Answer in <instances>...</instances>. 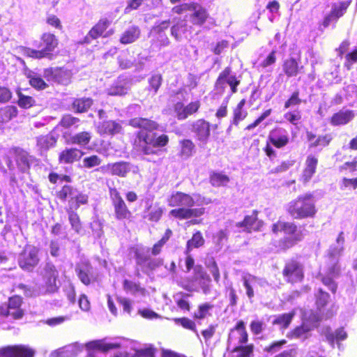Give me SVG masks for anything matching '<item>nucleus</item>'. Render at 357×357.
Instances as JSON below:
<instances>
[{
    "label": "nucleus",
    "mask_w": 357,
    "mask_h": 357,
    "mask_svg": "<svg viewBox=\"0 0 357 357\" xmlns=\"http://www.w3.org/2000/svg\"><path fill=\"white\" fill-rule=\"evenodd\" d=\"M55 77L58 82L66 85L70 81L71 73L69 70L60 69L55 73Z\"/></svg>",
    "instance_id": "nucleus-57"
},
{
    "label": "nucleus",
    "mask_w": 357,
    "mask_h": 357,
    "mask_svg": "<svg viewBox=\"0 0 357 357\" xmlns=\"http://www.w3.org/2000/svg\"><path fill=\"white\" fill-rule=\"evenodd\" d=\"M271 231L275 235L280 232L286 235L273 244L275 252L278 254L286 252L303 238L302 231L294 222L278 220L271 225Z\"/></svg>",
    "instance_id": "nucleus-1"
},
{
    "label": "nucleus",
    "mask_w": 357,
    "mask_h": 357,
    "mask_svg": "<svg viewBox=\"0 0 357 357\" xmlns=\"http://www.w3.org/2000/svg\"><path fill=\"white\" fill-rule=\"evenodd\" d=\"M214 307L213 304L210 303H201L197 307V310L195 312L192 317L195 320H202L205 319L207 316L210 315V310H211Z\"/></svg>",
    "instance_id": "nucleus-42"
},
{
    "label": "nucleus",
    "mask_w": 357,
    "mask_h": 357,
    "mask_svg": "<svg viewBox=\"0 0 357 357\" xmlns=\"http://www.w3.org/2000/svg\"><path fill=\"white\" fill-rule=\"evenodd\" d=\"M355 116L354 111L350 109L340 110L330 118V123L333 126H343L349 123Z\"/></svg>",
    "instance_id": "nucleus-24"
},
{
    "label": "nucleus",
    "mask_w": 357,
    "mask_h": 357,
    "mask_svg": "<svg viewBox=\"0 0 357 357\" xmlns=\"http://www.w3.org/2000/svg\"><path fill=\"white\" fill-rule=\"evenodd\" d=\"M174 320L176 324H180L185 329L192 331L197 335L196 324L193 320L188 317L176 318Z\"/></svg>",
    "instance_id": "nucleus-52"
},
{
    "label": "nucleus",
    "mask_w": 357,
    "mask_h": 357,
    "mask_svg": "<svg viewBox=\"0 0 357 357\" xmlns=\"http://www.w3.org/2000/svg\"><path fill=\"white\" fill-rule=\"evenodd\" d=\"M169 206L172 207H192L195 205L193 197L187 193L176 191L173 192L167 199Z\"/></svg>",
    "instance_id": "nucleus-18"
},
{
    "label": "nucleus",
    "mask_w": 357,
    "mask_h": 357,
    "mask_svg": "<svg viewBox=\"0 0 357 357\" xmlns=\"http://www.w3.org/2000/svg\"><path fill=\"white\" fill-rule=\"evenodd\" d=\"M338 19H337L331 13H327L319 23V28L324 29L328 28L332 23H337Z\"/></svg>",
    "instance_id": "nucleus-62"
},
{
    "label": "nucleus",
    "mask_w": 357,
    "mask_h": 357,
    "mask_svg": "<svg viewBox=\"0 0 357 357\" xmlns=\"http://www.w3.org/2000/svg\"><path fill=\"white\" fill-rule=\"evenodd\" d=\"M321 282L333 294H336L337 290V283L335 281L333 276L330 275H319Z\"/></svg>",
    "instance_id": "nucleus-49"
},
{
    "label": "nucleus",
    "mask_w": 357,
    "mask_h": 357,
    "mask_svg": "<svg viewBox=\"0 0 357 357\" xmlns=\"http://www.w3.org/2000/svg\"><path fill=\"white\" fill-rule=\"evenodd\" d=\"M28 77L29 78L30 84L37 89H44L47 86L44 80L35 73H29Z\"/></svg>",
    "instance_id": "nucleus-55"
},
{
    "label": "nucleus",
    "mask_w": 357,
    "mask_h": 357,
    "mask_svg": "<svg viewBox=\"0 0 357 357\" xmlns=\"http://www.w3.org/2000/svg\"><path fill=\"white\" fill-rule=\"evenodd\" d=\"M68 220L72 229L77 234H80L82 227L78 215L73 211L68 212Z\"/></svg>",
    "instance_id": "nucleus-56"
},
{
    "label": "nucleus",
    "mask_w": 357,
    "mask_h": 357,
    "mask_svg": "<svg viewBox=\"0 0 357 357\" xmlns=\"http://www.w3.org/2000/svg\"><path fill=\"white\" fill-rule=\"evenodd\" d=\"M111 197L114 208L115 217L118 220L128 219L131 216V212L128 210L125 202L116 190L111 192Z\"/></svg>",
    "instance_id": "nucleus-15"
},
{
    "label": "nucleus",
    "mask_w": 357,
    "mask_h": 357,
    "mask_svg": "<svg viewBox=\"0 0 357 357\" xmlns=\"http://www.w3.org/2000/svg\"><path fill=\"white\" fill-rule=\"evenodd\" d=\"M102 172H109L112 175L125 177L132 172L136 173L137 168L130 162L121 161L114 163H109L100 168Z\"/></svg>",
    "instance_id": "nucleus-11"
},
{
    "label": "nucleus",
    "mask_w": 357,
    "mask_h": 357,
    "mask_svg": "<svg viewBox=\"0 0 357 357\" xmlns=\"http://www.w3.org/2000/svg\"><path fill=\"white\" fill-rule=\"evenodd\" d=\"M137 263L142 267L143 271L149 274V272L154 270L156 264L149 257V251L144 249L137 250L136 252Z\"/></svg>",
    "instance_id": "nucleus-23"
},
{
    "label": "nucleus",
    "mask_w": 357,
    "mask_h": 357,
    "mask_svg": "<svg viewBox=\"0 0 357 357\" xmlns=\"http://www.w3.org/2000/svg\"><path fill=\"white\" fill-rule=\"evenodd\" d=\"M190 15V21L192 24L202 26L208 18V13L205 8L197 2H194Z\"/></svg>",
    "instance_id": "nucleus-22"
},
{
    "label": "nucleus",
    "mask_w": 357,
    "mask_h": 357,
    "mask_svg": "<svg viewBox=\"0 0 357 357\" xmlns=\"http://www.w3.org/2000/svg\"><path fill=\"white\" fill-rule=\"evenodd\" d=\"M327 271L325 275L338 277L341 273V268L339 264V258L331 254L327 257Z\"/></svg>",
    "instance_id": "nucleus-34"
},
{
    "label": "nucleus",
    "mask_w": 357,
    "mask_h": 357,
    "mask_svg": "<svg viewBox=\"0 0 357 357\" xmlns=\"http://www.w3.org/2000/svg\"><path fill=\"white\" fill-rule=\"evenodd\" d=\"M287 342L285 339L273 341L269 344L266 345L263 350L267 354H273L280 350Z\"/></svg>",
    "instance_id": "nucleus-53"
},
{
    "label": "nucleus",
    "mask_w": 357,
    "mask_h": 357,
    "mask_svg": "<svg viewBox=\"0 0 357 357\" xmlns=\"http://www.w3.org/2000/svg\"><path fill=\"white\" fill-rule=\"evenodd\" d=\"M206 212L205 208H192V207H181L172 209L169 211V214L174 218L178 220H187L192 219L190 223L192 225H199L202 223V219H196L197 218L201 217L204 215Z\"/></svg>",
    "instance_id": "nucleus-8"
},
{
    "label": "nucleus",
    "mask_w": 357,
    "mask_h": 357,
    "mask_svg": "<svg viewBox=\"0 0 357 357\" xmlns=\"http://www.w3.org/2000/svg\"><path fill=\"white\" fill-rule=\"evenodd\" d=\"M96 128L97 132L100 135H114L119 133L121 130V125L114 121H104L100 122Z\"/></svg>",
    "instance_id": "nucleus-26"
},
{
    "label": "nucleus",
    "mask_w": 357,
    "mask_h": 357,
    "mask_svg": "<svg viewBox=\"0 0 357 357\" xmlns=\"http://www.w3.org/2000/svg\"><path fill=\"white\" fill-rule=\"evenodd\" d=\"M34 351L25 345L8 346L0 349L1 357H33Z\"/></svg>",
    "instance_id": "nucleus-17"
},
{
    "label": "nucleus",
    "mask_w": 357,
    "mask_h": 357,
    "mask_svg": "<svg viewBox=\"0 0 357 357\" xmlns=\"http://www.w3.org/2000/svg\"><path fill=\"white\" fill-rule=\"evenodd\" d=\"M333 139V136L331 133L319 135L314 142L310 143L309 148L311 149L319 146L326 147L331 144Z\"/></svg>",
    "instance_id": "nucleus-44"
},
{
    "label": "nucleus",
    "mask_w": 357,
    "mask_h": 357,
    "mask_svg": "<svg viewBox=\"0 0 357 357\" xmlns=\"http://www.w3.org/2000/svg\"><path fill=\"white\" fill-rule=\"evenodd\" d=\"M41 46L43 48L40 50H33L29 47H23L22 52L23 55L33 59H42L48 57L52 52L58 45V40L52 33H45L41 38Z\"/></svg>",
    "instance_id": "nucleus-7"
},
{
    "label": "nucleus",
    "mask_w": 357,
    "mask_h": 357,
    "mask_svg": "<svg viewBox=\"0 0 357 357\" xmlns=\"http://www.w3.org/2000/svg\"><path fill=\"white\" fill-rule=\"evenodd\" d=\"M139 30L135 26H132L126 30L120 39L122 44H129L135 42L139 36Z\"/></svg>",
    "instance_id": "nucleus-41"
},
{
    "label": "nucleus",
    "mask_w": 357,
    "mask_h": 357,
    "mask_svg": "<svg viewBox=\"0 0 357 357\" xmlns=\"http://www.w3.org/2000/svg\"><path fill=\"white\" fill-rule=\"evenodd\" d=\"M109 25V22L107 19H101L99 22L89 31L85 36L83 43L89 44L92 40L96 39L101 36Z\"/></svg>",
    "instance_id": "nucleus-25"
},
{
    "label": "nucleus",
    "mask_w": 357,
    "mask_h": 357,
    "mask_svg": "<svg viewBox=\"0 0 357 357\" xmlns=\"http://www.w3.org/2000/svg\"><path fill=\"white\" fill-rule=\"evenodd\" d=\"M295 314V311L293 310L288 313L280 314L273 321V324L279 326L282 329H287L289 328Z\"/></svg>",
    "instance_id": "nucleus-38"
},
{
    "label": "nucleus",
    "mask_w": 357,
    "mask_h": 357,
    "mask_svg": "<svg viewBox=\"0 0 357 357\" xmlns=\"http://www.w3.org/2000/svg\"><path fill=\"white\" fill-rule=\"evenodd\" d=\"M181 155L185 157H190L195 151V145L191 139H185L180 142Z\"/></svg>",
    "instance_id": "nucleus-48"
},
{
    "label": "nucleus",
    "mask_w": 357,
    "mask_h": 357,
    "mask_svg": "<svg viewBox=\"0 0 357 357\" xmlns=\"http://www.w3.org/2000/svg\"><path fill=\"white\" fill-rule=\"evenodd\" d=\"M289 141L290 139L287 132L282 128L275 126L270 130L263 151L267 157L271 158L276 155L275 151L272 146L280 149L288 145Z\"/></svg>",
    "instance_id": "nucleus-4"
},
{
    "label": "nucleus",
    "mask_w": 357,
    "mask_h": 357,
    "mask_svg": "<svg viewBox=\"0 0 357 357\" xmlns=\"http://www.w3.org/2000/svg\"><path fill=\"white\" fill-rule=\"evenodd\" d=\"M277 56L276 51L272 50L267 56L261 62L260 66L262 68H266L271 66L274 65L276 63Z\"/></svg>",
    "instance_id": "nucleus-64"
},
{
    "label": "nucleus",
    "mask_w": 357,
    "mask_h": 357,
    "mask_svg": "<svg viewBox=\"0 0 357 357\" xmlns=\"http://www.w3.org/2000/svg\"><path fill=\"white\" fill-rule=\"evenodd\" d=\"M101 162V159L96 155L86 157L82 160L83 167L86 168H92L98 166L100 165Z\"/></svg>",
    "instance_id": "nucleus-59"
},
{
    "label": "nucleus",
    "mask_w": 357,
    "mask_h": 357,
    "mask_svg": "<svg viewBox=\"0 0 357 357\" xmlns=\"http://www.w3.org/2000/svg\"><path fill=\"white\" fill-rule=\"evenodd\" d=\"M347 337V334L342 328H338L334 333H330L326 336L327 340L331 342H334L335 340L342 341L345 340Z\"/></svg>",
    "instance_id": "nucleus-61"
},
{
    "label": "nucleus",
    "mask_w": 357,
    "mask_h": 357,
    "mask_svg": "<svg viewBox=\"0 0 357 357\" xmlns=\"http://www.w3.org/2000/svg\"><path fill=\"white\" fill-rule=\"evenodd\" d=\"M339 171L340 172L347 173L349 172L351 173L357 171V158H355L352 161L345 162L344 164L339 167Z\"/></svg>",
    "instance_id": "nucleus-60"
},
{
    "label": "nucleus",
    "mask_w": 357,
    "mask_h": 357,
    "mask_svg": "<svg viewBox=\"0 0 357 357\" xmlns=\"http://www.w3.org/2000/svg\"><path fill=\"white\" fill-rule=\"evenodd\" d=\"M246 104L245 98L241 99L232 110V121L231 123L235 126H238L241 121H243L248 116V112L245 109L244 107Z\"/></svg>",
    "instance_id": "nucleus-29"
},
{
    "label": "nucleus",
    "mask_w": 357,
    "mask_h": 357,
    "mask_svg": "<svg viewBox=\"0 0 357 357\" xmlns=\"http://www.w3.org/2000/svg\"><path fill=\"white\" fill-rule=\"evenodd\" d=\"M310 331V327L305 324H301V326L295 327L292 329L288 335V337L291 338L298 339L303 337H307L306 334Z\"/></svg>",
    "instance_id": "nucleus-50"
},
{
    "label": "nucleus",
    "mask_w": 357,
    "mask_h": 357,
    "mask_svg": "<svg viewBox=\"0 0 357 357\" xmlns=\"http://www.w3.org/2000/svg\"><path fill=\"white\" fill-rule=\"evenodd\" d=\"M191 132L199 144L205 145L211 136V124L204 119H199L191 124Z\"/></svg>",
    "instance_id": "nucleus-10"
},
{
    "label": "nucleus",
    "mask_w": 357,
    "mask_h": 357,
    "mask_svg": "<svg viewBox=\"0 0 357 357\" xmlns=\"http://www.w3.org/2000/svg\"><path fill=\"white\" fill-rule=\"evenodd\" d=\"M200 107L201 102L199 100L192 101L185 106L183 102H178L174 105V111L178 120H185L198 112Z\"/></svg>",
    "instance_id": "nucleus-16"
},
{
    "label": "nucleus",
    "mask_w": 357,
    "mask_h": 357,
    "mask_svg": "<svg viewBox=\"0 0 357 357\" xmlns=\"http://www.w3.org/2000/svg\"><path fill=\"white\" fill-rule=\"evenodd\" d=\"M15 160L17 167L22 172H26L29 169L32 158L29 155L26 151L17 149L15 150Z\"/></svg>",
    "instance_id": "nucleus-32"
},
{
    "label": "nucleus",
    "mask_w": 357,
    "mask_h": 357,
    "mask_svg": "<svg viewBox=\"0 0 357 357\" xmlns=\"http://www.w3.org/2000/svg\"><path fill=\"white\" fill-rule=\"evenodd\" d=\"M56 138L52 135H42L37 138V146L41 151H46L54 146Z\"/></svg>",
    "instance_id": "nucleus-37"
},
{
    "label": "nucleus",
    "mask_w": 357,
    "mask_h": 357,
    "mask_svg": "<svg viewBox=\"0 0 357 357\" xmlns=\"http://www.w3.org/2000/svg\"><path fill=\"white\" fill-rule=\"evenodd\" d=\"M330 295L323 289L319 288L315 294V305L319 311L324 310L328 305Z\"/></svg>",
    "instance_id": "nucleus-40"
},
{
    "label": "nucleus",
    "mask_w": 357,
    "mask_h": 357,
    "mask_svg": "<svg viewBox=\"0 0 357 357\" xmlns=\"http://www.w3.org/2000/svg\"><path fill=\"white\" fill-rule=\"evenodd\" d=\"M17 114V109L15 106H6L0 109V122H8Z\"/></svg>",
    "instance_id": "nucleus-45"
},
{
    "label": "nucleus",
    "mask_w": 357,
    "mask_h": 357,
    "mask_svg": "<svg viewBox=\"0 0 357 357\" xmlns=\"http://www.w3.org/2000/svg\"><path fill=\"white\" fill-rule=\"evenodd\" d=\"M58 275V271L52 264H46L43 274L46 292L52 293L56 290V279Z\"/></svg>",
    "instance_id": "nucleus-19"
},
{
    "label": "nucleus",
    "mask_w": 357,
    "mask_h": 357,
    "mask_svg": "<svg viewBox=\"0 0 357 357\" xmlns=\"http://www.w3.org/2000/svg\"><path fill=\"white\" fill-rule=\"evenodd\" d=\"M39 249L33 245H26L19 256L20 266L26 271H31L39 262Z\"/></svg>",
    "instance_id": "nucleus-9"
},
{
    "label": "nucleus",
    "mask_w": 357,
    "mask_h": 357,
    "mask_svg": "<svg viewBox=\"0 0 357 357\" xmlns=\"http://www.w3.org/2000/svg\"><path fill=\"white\" fill-rule=\"evenodd\" d=\"M21 305L22 298L20 296H15L10 298L7 311L8 315L12 317L15 319L22 318L24 312L20 307Z\"/></svg>",
    "instance_id": "nucleus-28"
},
{
    "label": "nucleus",
    "mask_w": 357,
    "mask_h": 357,
    "mask_svg": "<svg viewBox=\"0 0 357 357\" xmlns=\"http://www.w3.org/2000/svg\"><path fill=\"white\" fill-rule=\"evenodd\" d=\"M92 100L89 98L75 99L73 102V108L77 112H85L92 105Z\"/></svg>",
    "instance_id": "nucleus-43"
},
{
    "label": "nucleus",
    "mask_w": 357,
    "mask_h": 357,
    "mask_svg": "<svg viewBox=\"0 0 357 357\" xmlns=\"http://www.w3.org/2000/svg\"><path fill=\"white\" fill-rule=\"evenodd\" d=\"M282 275L287 284L302 282L305 278L303 264L294 257L287 260L282 270Z\"/></svg>",
    "instance_id": "nucleus-6"
},
{
    "label": "nucleus",
    "mask_w": 357,
    "mask_h": 357,
    "mask_svg": "<svg viewBox=\"0 0 357 357\" xmlns=\"http://www.w3.org/2000/svg\"><path fill=\"white\" fill-rule=\"evenodd\" d=\"M248 340L249 335L245 327V323L243 320L238 321L230 330L227 339L228 344L236 340L238 345L245 344L248 343Z\"/></svg>",
    "instance_id": "nucleus-13"
},
{
    "label": "nucleus",
    "mask_w": 357,
    "mask_h": 357,
    "mask_svg": "<svg viewBox=\"0 0 357 357\" xmlns=\"http://www.w3.org/2000/svg\"><path fill=\"white\" fill-rule=\"evenodd\" d=\"M303 102V100L300 97V91L298 89L293 91L287 100L284 103V108L288 109L292 107L300 105Z\"/></svg>",
    "instance_id": "nucleus-47"
},
{
    "label": "nucleus",
    "mask_w": 357,
    "mask_h": 357,
    "mask_svg": "<svg viewBox=\"0 0 357 357\" xmlns=\"http://www.w3.org/2000/svg\"><path fill=\"white\" fill-rule=\"evenodd\" d=\"M286 212L294 220L314 218L317 213L314 195L308 192L298 195L287 204Z\"/></svg>",
    "instance_id": "nucleus-2"
},
{
    "label": "nucleus",
    "mask_w": 357,
    "mask_h": 357,
    "mask_svg": "<svg viewBox=\"0 0 357 357\" xmlns=\"http://www.w3.org/2000/svg\"><path fill=\"white\" fill-rule=\"evenodd\" d=\"M250 328L254 335H259L265 328L264 323L259 319L252 320L250 324Z\"/></svg>",
    "instance_id": "nucleus-58"
},
{
    "label": "nucleus",
    "mask_w": 357,
    "mask_h": 357,
    "mask_svg": "<svg viewBox=\"0 0 357 357\" xmlns=\"http://www.w3.org/2000/svg\"><path fill=\"white\" fill-rule=\"evenodd\" d=\"M318 165V158L312 154L307 156L305 161V167L303 169L300 180L306 183L309 182L315 174Z\"/></svg>",
    "instance_id": "nucleus-20"
},
{
    "label": "nucleus",
    "mask_w": 357,
    "mask_h": 357,
    "mask_svg": "<svg viewBox=\"0 0 357 357\" xmlns=\"http://www.w3.org/2000/svg\"><path fill=\"white\" fill-rule=\"evenodd\" d=\"M303 68L295 58H289L283 61L282 70L288 77H296Z\"/></svg>",
    "instance_id": "nucleus-27"
},
{
    "label": "nucleus",
    "mask_w": 357,
    "mask_h": 357,
    "mask_svg": "<svg viewBox=\"0 0 357 357\" xmlns=\"http://www.w3.org/2000/svg\"><path fill=\"white\" fill-rule=\"evenodd\" d=\"M229 181V177L222 172H212L210 174L209 183L213 187L226 186Z\"/></svg>",
    "instance_id": "nucleus-33"
},
{
    "label": "nucleus",
    "mask_w": 357,
    "mask_h": 357,
    "mask_svg": "<svg viewBox=\"0 0 357 357\" xmlns=\"http://www.w3.org/2000/svg\"><path fill=\"white\" fill-rule=\"evenodd\" d=\"M255 345L252 343L240 344L234 347L231 353H237L236 357H252L254 354Z\"/></svg>",
    "instance_id": "nucleus-39"
},
{
    "label": "nucleus",
    "mask_w": 357,
    "mask_h": 357,
    "mask_svg": "<svg viewBox=\"0 0 357 357\" xmlns=\"http://www.w3.org/2000/svg\"><path fill=\"white\" fill-rule=\"evenodd\" d=\"M153 348H146L136 351L135 355L132 356L126 352H121L116 354L114 357H153Z\"/></svg>",
    "instance_id": "nucleus-54"
},
{
    "label": "nucleus",
    "mask_w": 357,
    "mask_h": 357,
    "mask_svg": "<svg viewBox=\"0 0 357 357\" xmlns=\"http://www.w3.org/2000/svg\"><path fill=\"white\" fill-rule=\"evenodd\" d=\"M82 155L83 152L77 149H66L60 153L59 161L65 164L73 163L79 160Z\"/></svg>",
    "instance_id": "nucleus-31"
},
{
    "label": "nucleus",
    "mask_w": 357,
    "mask_h": 357,
    "mask_svg": "<svg viewBox=\"0 0 357 357\" xmlns=\"http://www.w3.org/2000/svg\"><path fill=\"white\" fill-rule=\"evenodd\" d=\"M121 343L119 342H106L104 340H94L86 344L87 349H98L102 351H107L110 349L119 348Z\"/></svg>",
    "instance_id": "nucleus-30"
},
{
    "label": "nucleus",
    "mask_w": 357,
    "mask_h": 357,
    "mask_svg": "<svg viewBox=\"0 0 357 357\" xmlns=\"http://www.w3.org/2000/svg\"><path fill=\"white\" fill-rule=\"evenodd\" d=\"M130 87V81L125 75H121L107 89L110 96H121L126 94Z\"/></svg>",
    "instance_id": "nucleus-21"
},
{
    "label": "nucleus",
    "mask_w": 357,
    "mask_h": 357,
    "mask_svg": "<svg viewBox=\"0 0 357 357\" xmlns=\"http://www.w3.org/2000/svg\"><path fill=\"white\" fill-rule=\"evenodd\" d=\"M352 0L342 1L337 3H333L331 6L330 13H331L337 19L343 17L347 13L349 7L351 4Z\"/></svg>",
    "instance_id": "nucleus-36"
},
{
    "label": "nucleus",
    "mask_w": 357,
    "mask_h": 357,
    "mask_svg": "<svg viewBox=\"0 0 357 357\" xmlns=\"http://www.w3.org/2000/svg\"><path fill=\"white\" fill-rule=\"evenodd\" d=\"M61 197L65 199H70L69 202L71 203V209H77L81 204H86L88 202V196L86 195L80 193L76 189L68 185L63 188L61 191Z\"/></svg>",
    "instance_id": "nucleus-14"
},
{
    "label": "nucleus",
    "mask_w": 357,
    "mask_h": 357,
    "mask_svg": "<svg viewBox=\"0 0 357 357\" xmlns=\"http://www.w3.org/2000/svg\"><path fill=\"white\" fill-rule=\"evenodd\" d=\"M79 122V119L78 118L74 117L70 114H67L63 116L61 120L60 124L66 128H70L73 126L77 125Z\"/></svg>",
    "instance_id": "nucleus-63"
},
{
    "label": "nucleus",
    "mask_w": 357,
    "mask_h": 357,
    "mask_svg": "<svg viewBox=\"0 0 357 357\" xmlns=\"http://www.w3.org/2000/svg\"><path fill=\"white\" fill-rule=\"evenodd\" d=\"M91 139V133L89 132H82L77 133L71 137V142L80 146L87 145Z\"/></svg>",
    "instance_id": "nucleus-46"
},
{
    "label": "nucleus",
    "mask_w": 357,
    "mask_h": 357,
    "mask_svg": "<svg viewBox=\"0 0 357 357\" xmlns=\"http://www.w3.org/2000/svg\"><path fill=\"white\" fill-rule=\"evenodd\" d=\"M133 127L141 128L139 133L140 139H143L142 146L145 154L155 153L156 152L155 132L156 124L147 119H133L130 121Z\"/></svg>",
    "instance_id": "nucleus-3"
},
{
    "label": "nucleus",
    "mask_w": 357,
    "mask_h": 357,
    "mask_svg": "<svg viewBox=\"0 0 357 357\" xmlns=\"http://www.w3.org/2000/svg\"><path fill=\"white\" fill-rule=\"evenodd\" d=\"M259 211L253 210L250 215H246L243 220L236 223V227L244 228L247 233L260 231L264 227L263 220L258 218Z\"/></svg>",
    "instance_id": "nucleus-12"
},
{
    "label": "nucleus",
    "mask_w": 357,
    "mask_h": 357,
    "mask_svg": "<svg viewBox=\"0 0 357 357\" xmlns=\"http://www.w3.org/2000/svg\"><path fill=\"white\" fill-rule=\"evenodd\" d=\"M205 243V239L200 231H196L192 237L186 243V252H191L193 249L202 247Z\"/></svg>",
    "instance_id": "nucleus-35"
},
{
    "label": "nucleus",
    "mask_w": 357,
    "mask_h": 357,
    "mask_svg": "<svg viewBox=\"0 0 357 357\" xmlns=\"http://www.w3.org/2000/svg\"><path fill=\"white\" fill-rule=\"evenodd\" d=\"M285 120L294 126H297L302 119L301 112L298 109L289 111L284 114Z\"/></svg>",
    "instance_id": "nucleus-51"
},
{
    "label": "nucleus",
    "mask_w": 357,
    "mask_h": 357,
    "mask_svg": "<svg viewBox=\"0 0 357 357\" xmlns=\"http://www.w3.org/2000/svg\"><path fill=\"white\" fill-rule=\"evenodd\" d=\"M241 79L232 72L230 66L225 67L217 77L214 83V89L222 94L225 92L227 85L229 86L231 94L236 93Z\"/></svg>",
    "instance_id": "nucleus-5"
}]
</instances>
